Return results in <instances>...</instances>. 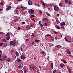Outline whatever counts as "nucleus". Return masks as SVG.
<instances>
[{"instance_id": "7", "label": "nucleus", "mask_w": 73, "mask_h": 73, "mask_svg": "<svg viewBox=\"0 0 73 73\" xmlns=\"http://www.w3.org/2000/svg\"><path fill=\"white\" fill-rule=\"evenodd\" d=\"M42 21L44 22L47 21H48V19H47V18L43 19L42 20Z\"/></svg>"}, {"instance_id": "5", "label": "nucleus", "mask_w": 73, "mask_h": 73, "mask_svg": "<svg viewBox=\"0 0 73 73\" xmlns=\"http://www.w3.org/2000/svg\"><path fill=\"white\" fill-rule=\"evenodd\" d=\"M67 68L70 73H72V70L69 67L67 66Z\"/></svg>"}, {"instance_id": "42", "label": "nucleus", "mask_w": 73, "mask_h": 73, "mask_svg": "<svg viewBox=\"0 0 73 73\" xmlns=\"http://www.w3.org/2000/svg\"><path fill=\"white\" fill-rule=\"evenodd\" d=\"M56 72V70H54L53 71V73H55Z\"/></svg>"}, {"instance_id": "32", "label": "nucleus", "mask_w": 73, "mask_h": 73, "mask_svg": "<svg viewBox=\"0 0 73 73\" xmlns=\"http://www.w3.org/2000/svg\"><path fill=\"white\" fill-rule=\"evenodd\" d=\"M53 32L55 34H56V35H57V34L58 33L56 32L55 31H54Z\"/></svg>"}, {"instance_id": "18", "label": "nucleus", "mask_w": 73, "mask_h": 73, "mask_svg": "<svg viewBox=\"0 0 73 73\" xmlns=\"http://www.w3.org/2000/svg\"><path fill=\"white\" fill-rule=\"evenodd\" d=\"M47 23H48V22H47L46 23H44L43 24V25H44V26H47Z\"/></svg>"}, {"instance_id": "38", "label": "nucleus", "mask_w": 73, "mask_h": 73, "mask_svg": "<svg viewBox=\"0 0 73 73\" xmlns=\"http://www.w3.org/2000/svg\"><path fill=\"white\" fill-rule=\"evenodd\" d=\"M4 60H5V59H3L2 58L0 59V61H4Z\"/></svg>"}, {"instance_id": "9", "label": "nucleus", "mask_w": 73, "mask_h": 73, "mask_svg": "<svg viewBox=\"0 0 73 73\" xmlns=\"http://www.w3.org/2000/svg\"><path fill=\"white\" fill-rule=\"evenodd\" d=\"M65 24V22H62L60 23V25L61 26H64Z\"/></svg>"}, {"instance_id": "13", "label": "nucleus", "mask_w": 73, "mask_h": 73, "mask_svg": "<svg viewBox=\"0 0 73 73\" xmlns=\"http://www.w3.org/2000/svg\"><path fill=\"white\" fill-rule=\"evenodd\" d=\"M24 73H26L27 72V70L25 69V68H24Z\"/></svg>"}, {"instance_id": "48", "label": "nucleus", "mask_w": 73, "mask_h": 73, "mask_svg": "<svg viewBox=\"0 0 73 73\" xmlns=\"http://www.w3.org/2000/svg\"><path fill=\"white\" fill-rule=\"evenodd\" d=\"M40 25V27H41V28H42V27H43V25H42V24H41Z\"/></svg>"}, {"instance_id": "50", "label": "nucleus", "mask_w": 73, "mask_h": 73, "mask_svg": "<svg viewBox=\"0 0 73 73\" xmlns=\"http://www.w3.org/2000/svg\"><path fill=\"white\" fill-rule=\"evenodd\" d=\"M6 9H7V11H9V10L10 9H9L8 7H7L6 8Z\"/></svg>"}, {"instance_id": "24", "label": "nucleus", "mask_w": 73, "mask_h": 73, "mask_svg": "<svg viewBox=\"0 0 73 73\" xmlns=\"http://www.w3.org/2000/svg\"><path fill=\"white\" fill-rule=\"evenodd\" d=\"M45 36H50V37H52V36H51V35H49V34H47V35H45Z\"/></svg>"}, {"instance_id": "27", "label": "nucleus", "mask_w": 73, "mask_h": 73, "mask_svg": "<svg viewBox=\"0 0 73 73\" xmlns=\"http://www.w3.org/2000/svg\"><path fill=\"white\" fill-rule=\"evenodd\" d=\"M68 3L69 4H72V3H71V1L70 0H69L68 1Z\"/></svg>"}, {"instance_id": "54", "label": "nucleus", "mask_w": 73, "mask_h": 73, "mask_svg": "<svg viewBox=\"0 0 73 73\" xmlns=\"http://www.w3.org/2000/svg\"><path fill=\"white\" fill-rule=\"evenodd\" d=\"M21 48V51H22L23 50V49H22V47Z\"/></svg>"}, {"instance_id": "59", "label": "nucleus", "mask_w": 73, "mask_h": 73, "mask_svg": "<svg viewBox=\"0 0 73 73\" xmlns=\"http://www.w3.org/2000/svg\"><path fill=\"white\" fill-rule=\"evenodd\" d=\"M55 40H57V38L56 37H55Z\"/></svg>"}, {"instance_id": "61", "label": "nucleus", "mask_w": 73, "mask_h": 73, "mask_svg": "<svg viewBox=\"0 0 73 73\" xmlns=\"http://www.w3.org/2000/svg\"><path fill=\"white\" fill-rule=\"evenodd\" d=\"M16 14H18V11H16Z\"/></svg>"}, {"instance_id": "47", "label": "nucleus", "mask_w": 73, "mask_h": 73, "mask_svg": "<svg viewBox=\"0 0 73 73\" xmlns=\"http://www.w3.org/2000/svg\"><path fill=\"white\" fill-rule=\"evenodd\" d=\"M50 6H54V5L50 4Z\"/></svg>"}, {"instance_id": "31", "label": "nucleus", "mask_w": 73, "mask_h": 73, "mask_svg": "<svg viewBox=\"0 0 73 73\" xmlns=\"http://www.w3.org/2000/svg\"><path fill=\"white\" fill-rule=\"evenodd\" d=\"M3 42H6V41H7V40L6 39H3Z\"/></svg>"}, {"instance_id": "29", "label": "nucleus", "mask_w": 73, "mask_h": 73, "mask_svg": "<svg viewBox=\"0 0 73 73\" xmlns=\"http://www.w3.org/2000/svg\"><path fill=\"white\" fill-rule=\"evenodd\" d=\"M63 62H64V63H66H66H67V62L65 60H63L62 61Z\"/></svg>"}, {"instance_id": "58", "label": "nucleus", "mask_w": 73, "mask_h": 73, "mask_svg": "<svg viewBox=\"0 0 73 73\" xmlns=\"http://www.w3.org/2000/svg\"><path fill=\"white\" fill-rule=\"evenodd\" d=\"M69 56L70 57H73V56H72V55H70Z\"/></svg>"}, {"instance_id": "44", "label": "nucleus", "mask_w": 73, "mask_h": 73, "mask_svg": "<svg viewBox=\"0 0 73 73\" xmlns=\"http://www.w3.org/2000/svg\"><path fill=\"white\" fill-rule=\"evenodd\" d=\"M59 6H60V7H61V6L62 5V4L61 3H60L59 4Z\"/></svg>"}, {"instance_id": "23", "label": "nucleus", "mask_w": 73, "mask_h": 73, "mask_svg": "<svg viewBox=\"0 0 73 73\" xmlns=\"http://www.w3.org/2000/svg\"><path fill=\"white\" fill-rule=\"evenodd\" d=\"M35 42H39L40 41V40H37V39H35Z\"/></svg>"}, {"instance_id": "46", "label": "nucleus", "mask_w": 73, "mask_h": 73, "mask_svg": "<svg viewBox=\"0 0 73 73\" xmlns=\"http://www.w3.org/2000/svg\"><path fill=\"white\" fill-rule=\"evenodd\" d=\"M33 69H34V70H35L36 69V67L35 66H33Z\"/></svg>"}, {"instance_id": "45", "label": "nucleus", "mask_w": 73, "mask_h": 73, "mask_svg": "<svg viewBox=\"0 0 73 73\" xmlns=\"http://www.w3.org/2000/svg\"><path fill=\"white\" fill-rule=\"evenodd\" d=\"M60 28H63V29H65V27L64 26H62Z\"/></svg>"}, {"instance_id": "16", "label": "nucleus", "mask_w": 73, "mask_h": 73, "mask_svg": "<svg viewBox=\"0 0 73 73\" xmlns=\"http://www.w3.org/2000/svg\"><path fill=\"white\" fill-rule=\"evenodd\" d=\"M39 13H40V15H42V12L40 10H39Z\"/></svg>"}, {"instance_id": "17", "label": "nucleus", "mask_w": 73, "mask_h": 73, "mask_svg": "<svg viewBox=\"0 0 73 73\" xmlns=\"http://www.w3.org/2000/svg\"><path fill=\"white\" fill-rule=\"evenodd\" d=\"M51 66L52 69H53V63H51Z\"/></svg>"}, {"instance_id": "51", "label": "nucleus", "mask_w": 73, "mask_h": 73, "mask_svg": "<svg viewBox=\"0 0 73 73\" xmlns=\"http://www.w3.org/2000/svg\"><path fill=\"white\" fill-rule=\"evenodd\" d=\"M4 33L3 32H0V35H1V34H3Z\"/></svg>"}, {"instance_id": "36", "label": "nucleus", "mask_w": 73, "mask_h": 73, "mask_svg": "<svg viewBox=\"0 0 73 73\" xmlns=\"http://www.w3.org/2000/svg\"><path fill=\"white\" fill-rule=\"evenodd\" d=\"M8 8L9 9H11L12 8V7L11 6H9L8 7Z\"/></svg>"}, {"instance_id": "22", "label": "nucleus", "mask_w": 73, "mask_h": 73, "mask_svg": "<svg viewBox=\"0 0 73 73\" xmlns=\"http://www.w3.org/2000/svg\"><path fill=\"white\" fill-rule=\"evenodd\" d=\"M21 8H22V9H23V10L24 9V10L26 9V8L25 7H24L23 6H21Z\"/></svg>"}, {"instance_id": "4", "label": "nucleus", "mask_w": 73, "mask_h": 73, "mask_svg": "<svg viewBox=\"0 0 73 73\" xmlns=\"http://www.w3.org/2000/svg\"><path fill=\"white\" fill-rule=\"evenodd\" d=\"M21 58L22 60H24L26 58L25 56V55H21Z\"/></svg>"}, {"instance_id": "28", "label": "nucleus", "mask_w": 73, "mask_h": 73, "mask_svg": "<svg viewBox=\"0 0 73 73\" xmlns=\"http://www.w3.org/2000/svg\"><path fill=\"white\" fill-rule=\"evenodd\" d=\"M10 60H11V59L9 58H8L7 60V61H8V62H9V61H10Z\"/></svg>"}, {"instance_id": "19", "label": "nucleus", "mask_w": 73, "mask_h": 73, "mask_svg": "<svg viewBox=\"0 0 73 73\" xmlns=\"http://www.w3.org/2000/svg\"><path fill=\"white\" fill-rule=\"evenodd\" d=\"M6 36H7V37H10V35H9V33H7L6 34Z\"/></svg>"}, {"instance_id": "60", "label": "nucleus", "mask_w": 73, "mask_h": 73, "mask_svg": "<svg viewBox=\"0 0 73 73\" xmlns=\"http://www.w3.org/2000/svg\"><path fill=\"white\" fill-rule=\"evenodd\" d=\"M41 21H40L39 22V24H40L41 23Z\"/></svg>"}, {"instance_id": "62", "label": "nucleus", "mask_w": 73, "mask_h": 73, "mask_svg": "<svg viewBox=\"0 0 73 73\" xmlns=\"http://www.w3.org/2000/svg\"><path fill=\"white\" fill-rule=\"evenodd\" d=\"M24 44H22L21 45V46H24Z\"/></svg>"}, {"instance_id": "56", "label": "nucleus", "mask_w": 73, "mask_h": 73, "mask_svg": "<svg viewBox=\"0 0 73 73\" xmlns=\"http://www.w3.org/2000/svg\"><path fill=\"white\" fill-rule=\"evenodd\" d=\"M5 46H7V44H5Z\"/></svg>"}, {"instance_id": "49", "label": "nucleus", "mask_w": 73, "mask_h": 73, "mask_svg": "<svg viewBox=\"0 0 73 73\" xmlns=\"http://www.w3.org/2000/svg\"><path fill=\"white\" fill-rule=\"evenodd\" d=\"M65 2L66 3H68V0H65Z\"/></svg>"}, {"instance_id": "52", "label": "nucleus", "mask_w": 73, "mask_h": 73, "mask_svg": "<svg viewBox=\"0 0 73 73\" xmlns=\"http://www.w3.org/2000/svg\"><path fill=\"white\" fill-rule=\"evenodd\" d=\"M26 28L27 29V30H29V29L28 28V27H26Z\"/></svg>"}, {"instance_id": "40", "label": "nucleus", "mask_w": 73, "mask_h": 73, "mask_svg": "<svg viewBox=\"0 0 73 73\" xmlns=\"http://www.w3.org/2000/svg\"><path fill=\"white\" fill-rule=\"evenodd\" d=\"M18 31H20V29H21V28H20L19 27H18Z\"/></svg>"}, {"instance_id": "2", "label": "nucleus", "mask_w": 73, "mask_h": 73, "mask_svg": "<svg viewBox=\"0 0 73 73\" xmlns=\"http://www.w3.org/2000/svg\"><path fill=\"white\" fill-rule=\"evenodd\" d=\"M10 44L11 45H13V46H15L16 45V44L15 43V42L14 41H11L9 42Z\"/></svg>"}, {"instance_id": "8", "label": "nucleus", "mask_w": 73, "mask_h": 73, "mask_svg": "<svg viewBox=\"0 0 73 73\" xmlns=\"http://www.w3.org/2000/svg\"><path fill=\"white\" fill-rule=\"evenodd\" d=\"M59 66L61 68H63V67L65 66V65L62 63H61L60 64Z\"/></svg>"}, {"instance_id": "11", "label": "nucleus", "mask_w": 73, "mask_h": 73, "mask_svg": "<svg viewBox=\"0 0 73 73\" xmlns=\"http://www.w3.org/2000/svg\"><path fill=\"white\" fill-rule=\"evenodd\" d=\"M40 2L42 3V5H45V4H46L45 3H44L42 1H41Z\"/></svg>"}, {"instance_id": "1", "label": "nucleus", "mask_w": 73, "mask_h": 73, "mask_svg": "<svg viewBox=\"0 0 73 73\" xmlns=\"http://www.w3.org/2000/svg\"><path fill=\"white\" fill-rule=\"evenodd\" d=\"M29 13L30 14L31 13V14H34V13H35V10L32 9L30 10L29 11Z\"/></svg>"}, {"instance_id": "12", "label": "nucleus", "mask_w": 73, "mask_h": 73, "mask_svg": "<svg viewBox=\"0 0 73 73\" xmlns=\"http://www.w3.org/2000/svg\"><path fill=\"white\" fill-rule=\"evenodd\" d=\"M30 26L31 27H32V28H33L34 27L33 26H34V25L32 23H31V24H30Z\"/></svg>"}, {"instance_id": "63", "label": "nucleus", "mask_w": 73, "mask_h": 73, "mask_svg": "<svg viewBox=\"0 0 73 73\" xmlns=\"http://www.w3.org/2000/svg\"><path fill=\"white\" fill-rule=\"evenodd\" d=\"M60 46H58L57 48H60Z\"/></svg>"}, {"instance_id": "55", "label": "nucleus", "mask_w": 73, "mask_h": 73, "mask_svg": "<svg viewBox=\"0 0 73 73\" xmlns=\"http://www.w3.org/2000/svg\"><path fill=\"white\" fill-rule=\"evenodd\" d=\"M34 44H35V42H32V44L33 45Z\"/></svg>"}, {"instance_id": "41", "label": "nucleus", "mask_w": 73, "mask_h": 73, "mask_svg": "<svg viewBox=\"0 0 73 73\" xmlns=\"http://www.w3.org/2000/svg\"><path fill=\"white\" fill-rule=\"evenodd\" d=\"M60 46V47H61V46H60V45H57V46H55V47L56 48H57L58 46Z\"/></svg>"}, {"instance_id": "20", "label": "nucleus", "mask_w": 73, "mask_h": 73, "mask_svg": "<svg viewBox=\"0 0 73 73\" xmlns=\"http://www.w3.org/2000/svg\"><path fill=\"white\" fill-rule=\"evenodd\" d=\"M41 53H42V54H46V53H45V52L43 51H42L41 52Z\"/></svg>"}, {"instance_id": "57", "label": "nucleus", "mask_w": 73, "mask_h": 73, "mask_svg": "<svg viewBox=\"0 0 73 73\" xmlns=\"http://www.w3.org/2000/svg\"><path fill=\"white\" fill-rule=\"evenodd\" d=\"M39 68L40 69H41V66H39Z\"/></svg>"}, {"instance_id": "26", "label": "nucleus", "mask_w": 73, "mask_h": 73, "mask_svg": "<svg viewBox=\"0 0 73 73\" xmlns=\"http://www.w3.org/2000/svg\"><path fill=\"white\" fill-rule=\"evenodd\" d=\"M3 58H4V59H5V58H7V56H3Z\"/></svg>"}, {"instance_id": "43", "label": "nucleus", "mask_w": 73, "mask_h": 73, "mask_svg": "<svg viewBox=\"0 0 73 73\" xmlns=\"http://www.w3.org/2000/svg\"><path fill=\"white\" fill-rule=\"evenodd\" d=\"M22 25H24V24H25V22H23L22 23Z\"/></svg>"}, {"instance_id": "53", "label": "nucleus", "mask_w": 73, "mask_h": 73, "mask_svg": "<svg viewBox=\"0 0 73 73\" xmlns=\"http://www.w3.org/2000/svg\"><path fill=\"white\" fill-rule=\"evenodd\" d=\"M31 17H35V15H32L31 16Z\"/></svg>"}, {"instance_id": "10", "label": "nucleus", "mask_w": 73, "mask_h": 73, "mask_svg": "<svg viewBox=\"0 0 73 73\" xmlns=\"http://www.w3.org/2000/svg\"><path fill=\"white\" fill-rule=\"evenodd\" d=\"M67 53L69 54H71V52L69 51V49L67 50Z\"/></svg>"}, {"instance_id": "21", "label": "nucleus", "mask_w": 73, "mask_h": 73, "mask_svg": "<svg viewBox=\"0 0 73 73\" xmlns=\"http://www.w3.org/2000/svg\"><path fill=\"white\" fill-rule=\"evenodd\" d=\"M56 28L57 29H60V28L57 25L56 26Z\"/></svg>"}, {"instance_id": "3", "label": "nucleus", "mask_w": 73, "mask_h": 73, "mask_svg": "<svg viewBox=\"0 0 73 73\" xmlns=\"http://www.w3.org/2000/svg\"><path fill=\"white\" fill-rule=\"evenodd\" d=\"M54 9L55 11H58V10L59 9V8L58 7V6L57 5H55Z\"/></svg>"}, {"instance_id": "30", "label": "nucleus", "mask_w": 73, "mask_h": 73, "mask_svg": "<svg viewBox=\"0 0 73 73\" xmlns=\"http://www.w3.org/2000/svg\"><path fill=\"white\" fill-rule=\"evenodd\" d=\"M65 40L66 41H68V40H67V38H66V36H65Z\"/></svg>"}, {"instance_id": "39", "label": "nucleus", "mask_w": 73, "mask_h": 73, "mask_svg": "<svg viewBox=\"0 0 73 73\" xmlns=\"http://www.w3.org/2000/svg\"><path fill=\"white\" fill-rule=\"evenodd\" d=\"M46 14L47 15V16H50V14H49V13H47Z\"/></svg>"}, {"instance_id": "6", "label": "nucleus", "mask_w": 73, "mask_h": 73, "mask_svg": "<svg viewBox=\"0 0 73 73\" xmlns=\"http://www.w3.org/2000/svg\"><path fill=\"white\" fill-rule=\"evenodd\" d=\"M28 3L29 5H31L32 4V1L31 0H29L28 1Z\"/></svg>"}, {"instance_id": "64", "label": "nucleus", "mask_w": 73, "mask_h": 73, "mask_svg": "<svg viewBox=\"0 0 73 73\" xmlns=\"http://www.w3.org/2000/svg\"><path fill=\"white\" fill-rule=\"evenodd\" d=\"M49 72H50V73H52V71L50 70Z\"/></svg>"}, {"instance_id": "34", "label": "nucleus", "mask_w": 73, "mask_h": 73, "mask_svg": "<svg viewBox=\"0 0 73 73\" xmlns=\"http://www.w3.org/2000/svg\"><path fill=\"white\" fill-rule=\"evenodd\" d=\"M3 44L2 42H1L0 43V46H2L3 45Z\"/></svg>"}, {"instance_id": "25", "label": "nucleus", "mask_w": 73, "mask_h": 73, "mask_svg": "<svg viewBox=\"0 0 73 73\" xmlns=\"http://www.w3.org/2000/svg\"><path fill=\"white\" fill-rule=\"evenodd\" d=\"M21 64H19V66H18V68H21Z\"/></svg>"}, {"instance_id": "33", "label": "nucleus", "mask_w": 73, "mask_h": 73, "mask_svg": "<svg viewBox=\"0 0 73 73\" xmlns=\"http://www.w3.org/2000/svg\"><path fill=\"white\" fill-rule=\"evenodd\" d=\"M30 69H33V66H30Z\"/></svg>"}, {"instance_id": "37", "label": "nucleus", "mask_w": 73, "mask_h": 73, "mask_svg": "<svg viewBox=\"0 0 73 73\" xmlns=\"http://www.w3.org/2000/svg\"><path fill=\"white\" fill-rule=\"evenodd\" d=\"M35 34L34 33H32V35H31V36L32 37H35Z\"/></svg>"}, {"instance_id": "14", "label": "nucleus", "mask_w": 73, "mask_h": 73, "mask_svg": "<svg viewBox=\"0 0 73 73\" xmlns=\"http://www.w3.org/2000/svg\"><path fill=\"white\" fill-rule=\"evenodd\" d=\"M15 53H16V55L17 56H19V53L17 52L16 51L15 52Z\"/></svg>"}, {"instance_id": "15", "label": "nucleus", "mask_w": 73, "mask_h": 73, "mask_svg": "<svg viewBox=\"0 0 73 73\" xmlns=\"http://www.w3.org/2000/svg\"><path fill=\"white\" fill-rule=\"evenodd\" d=\"M16 61H18V62H20V61H21V60H20L19 58H18L17 59Z\"/></svg>"}, {"instance_id": "35", "label": "nucleus", "mask_w": 73, "mask_h": 73, "mask_svg": "<svg viewBox=\"0 0 73 73\" xmlns=\"http://www.w3.org/2000/svg\"><path fill=\"white\" fill-rule=\"evenodd\" d=\"M9 38H10V36H9V37H8L7 38H6V39L8 40H9Z\"/></svg>"}]
</instances>
